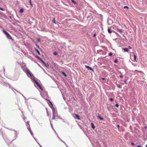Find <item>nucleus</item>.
Listing matches in <instances>:
<instances>
[{"label": "nucleus", "instance_id": "obj_30", "mask_svg": "<svg viewBox=\"0 0 147 147\" xmlns=\"http://www.w3.org/2000/svg\"><path fill=\"white\" fill-rule=\"evenodd\" d=\"M40 41V39L39 38H38L37 39V41L36 42H39Z\"/></svg>", "mask_w": 147, "mask_h": 147}, {"label": "nucleus", "instance_id": "obj_41", "mask_svg": "<svg viewBox=\"0 0 147 147\" xmlns=\"http://www.w3.org/2000/svg\"><path fill=\"white\" fill-rule=\"evenodd\" d=\"M51 127H52V129H53H53H54V128H53V125H52V123H51Z\"/></svg>", "mask_w": 147, "mask_h": 147}, {"label": "nucleus", "instance_id": "obj_29", "mask_svg": "<svg viewBox=\"0 0 147 147\" xmlns=\"http://www.w3.org/2000/svg\"><path fill=\"white\" fill-rule=\"evenodd\" d=\"M55 115H54V114L53 115V117H52V119H55Z\"/></svg>", "mask_w": 147, "mask_h": 147}, {"label": "nucleus", "instance_id": "obj_62", "mask_svg": "<svg viewBox=\"0 0 147 147\" xmlns=\"http://www.w3.org/2000/svg\"><path fill=\"white\" fill-rule=\"evenodd\" d=\"M46 63L45 62H44L43 64H44V65H45V64Z\"/></svg>", "mask_w": 147, "mask_h": 147}, {"label": "nucleus", "instance_id": "obj_31", "mask_svg": "<svg viewBox=\"0 0 147 147\" xmlns=\"http://www.w3.org/2000/svg\"><path fill=\"white\" fill-rule=\"evenodd\" d=\"M113 55V53H112V52H110L109 54V55L110 56H112Z\"/></svg>", "mask_w": 147, "mask_h": 147}, {"label": "nucleus", "instance_id": "obj_12", "mask_svg": "<svg viewBox=\"0 0 147 147\" xmlns=\"http://www.w3.org/2000/svg\"><path fill=\"white\" fill-rule=\"evenodd\" d=\"M63 75L65 77H67V76L66 73L65 72L63 71H61Z\"/></svg>", "mask_w": 147, "mask_h": 147}, {"label": "nucleus", "instance_id": "obj_60", "mask_svg": "<svg viewBox=\"0 0 147 147\" xmlns=\"http://www.w3.org/2000/svg\"><path fill=\"white\" fill-rule=\"evenodd\" d=\"M58 138H59V139L60 140H61V139L59 137V136H58Z\"/></svg>", "mask_w": 147, "mask_h": 147}, {"label": "nucleus", "instance_id": "obj_64", "mask_svg": "<svg viewBox=\"0 0 147 147\" xmlns=\"http://www.w3.org/2000/svg\"><path fill=\"white\" fill-rule=\"evenodd\" d=\"M38 64V66H39V67H41L40 65L39 64Z\"/></svg>", "mask_w": 147, "mask_h": 147}, {"label": "nucleus", "instance_id": "obj_19", "mask_svg": "<svg viewBox=\"0 0 147 147\" xmlns=\"http://www.w3.org/2000/svg\"><path fill=\"white\" fill-rule=\"evenodd\" d=\"M45 27H42L41 28V30L43 31H45Z\"/></svg>", "mask_w": 147, "mask_h": 147}, {"label": "nucleus", "instance_id": "obj_44", "mask_svg": "<svg viewBox=\"0 0 147 147\" xmlns=\"http://www.w3.org/2000/svg\"><path fill=\"white\" fill-rule=\"evenodd\" d=\"M42 62V63H43L45 62L43 60H42V59L40 60Z\"/></svg>", "mask_w": 147, "mask_h": 147}, {"label": "nucleus", "instance_id": "obj_43", "mask_svg": "<svg viewBox=\"0 0 147 147\" xmlns=\"http://www.w3.org/2000/svg\"><path fill=\"white\" fill-rule=\"evenodd\" d=\"M16 46L18 48H20V47L18 45H16Z\"/></svg>", "mask_w": 147, "mask_h": 147}, {"label": "nucleus", "instance_id": "obj_54", "mask_svg": "<svg viewBox=\"0 0 147 147\" xmlns=\"http://www.w3.org/2000/svg\"><path fill=\"white\" fill-rule=\"evenodd\" d=\"M53 130H54V132H55V133L56 134V133H57V132H56V131H55V130L54 129H53Z\"/></svg>", "mask_w": 147, "mask_h": 147}, {"label": "nucleus", "instance_id": "obj_52", "mask_svg": "<svg viewBox=\"0 0 147 147\" xmlns=\"http://www.w3.org/2000/svg\"><path fill=\"white\" fill-rule=\"evenodd\" d=\"M36 47H37L38 48H39V46H38V45H36Z\"/></svg>", "mask_w": 147, "mask_h": 147}, {"label": "nucleus", "instance_id": "obj_48", "mask_svg": "<svg viewBox=\"0 0 147 147\" xmlns=\"http://www.w3.org/2000/svg\"><path fill=\"white\" fill-rule=\"evenodd\" d=\"M0 9L1 10L3 11V9L2 8L0 7Z\"/></svg>", "mask_w": 147, "mask_h": 147}, {"label": "nucleus", "instance_id": "obj_46", "mask_svg": "<svg viewBox=\"0 0 147 147\" xmlns=\"http://www.w3.org/2000/svg\"><path fill=\"white\" fill-rule=\"evenodd\" d=\"M131 144L132 145H134V144L133 142H132L131 143Z\"/></svg>", "mask_w": 147, "mask_h": 147}, {"label": "nucleus", "instance_id": "obj_15", "mask_svg": "<svg viewBox=\"0 0 147 147\" xmlns=\"http://www.w3.org/2000/svg\"><path fill=\"white\" fill-rule=\"evenodd\" d=\"M91 125L93 129H94L95 128V126L94 123H91Z\"/></svg>", "mask_w": 147, "mask_h": 147}, {"label": "nucleus", "instance_id": "obj_25", "mask_svg": "<svg viewBox=\"0 0 147 147\" xmlns=\"http://www.w3.org/2000/svg\"><path fill=\"white\" fill-rule=\"evenodd\" d=\"M18 77H17L15 78H13V80H17L18 79Z\"/></svg>", "mask_w": 147, "mask_h": 147}, {"label": "nucleus", "instance_id": "obj_28", "mask_svg": "<svg viewBox=\"0 0 147 147\" xmlns=\"http://www.w3.org/2000/svg\"><path fill=\"white\" fill-rule=\"evenodd\" d=\"M56 110L53 111V115H55V113H56Z\"/></svg>", "mask_w": 147, "mask_h": 147}, {"label": "nucleus", "instance_id": "obj_18", "mask_svg": "<svg viewBox=\"0 0 147 147\" xmlns=\"http://www.w3.org/2000/svg\"><path fill=\"white\" fill-rule=\"evenodd\" d=\"M35 51L36 52V53H37L39 55H40V53L39 51L36 49L35 48Z\"/></svg>", "mask_w": 147, "mask_h": 147}, {"label": "nucleus", "instance_id": "obj_38", "mask_svg": "<svg viewBox=\"0 0 147 147\" xmlns=\"http://www.w3.org/2000/svg\"><path fill=\"white\" fill-rule=\"evenodd\" d=\"M123 8L124 9L127 8V9H129V7L127 6H124L123 7Z\"/></svg>", "mask_w": 147, "mask_h": 147}, {"label": "nucleus", "instance_id": "obj_8", "mask_svg": "<svg viewBox=\"0 0 147 147\" xmlns=\"http://www.w3.org/2000/svg\"><path fill=\"white\" fill-rule=\"evenodd\" d=\"M85 66L86 68L90 70H92L93 72H94V71L93 69H92V67H90L89 66L87 65H85Z\"/></svg>", "mask_w": 147, "mask_h": 147}, {"label": "nucleus", "instance_id": "obj_27", "mask_svg": "<svg viewBox=\"0 0 147 147\" xmlns=\"http://www.w3.org/2000/svg\"><path fill=\"white\" fill-rule=\"evenodd\" d=\"M51 108L52 111H54V110H56L55 109L53 106L52 107H51Z\"/></svg>", "mask_w": 147, "mask_h": 147}, {"label": "nucleus", "instance_id": "obj_16", "mask_svg": "<svg viewBox=\"0 0 147 147\" xmlns=\"http://www.w3.org/2000/svg\"><path fill=\"white\" fill-rule=\"evenodd\" d=\"M76 116V118L78 119L79 120H80V118L79 117L78 115L77 114H75Z\"/></svg>", "mask_w": 147, "mask_h": 147}, {"label": "nucleus", "instance_id": "obj_9", "mask_svg": "<svg viewBox=\"0 0 147 147\" xmlns=\"http://www.w3.org/2000/svg\"><path fill=\"white\" fill-rule=\"evenodd\" d=\"M112 28V27H110V28H108V32L110 33V34H111V33L112 31V30H111V28ZM113 32H115V33H117V32H116L115 31H114V30H113Z\"/></svg>", "mask_w": 147, "mask_h": 147}, {"label": "nucleus", "instance_id": "obj_23", "mask_svg": "<svg viewBox=\"0 0 147 147\" xmlns=\"http://www.w3.org/2000/svg\"><path fill=\"white\" fill-rule=\"evenodd\" d=\"M36 58L39 59L40 60L42 59L39 56H36Z\"/></svg>", "mask_w": 147, "mask_h": 147}, {"label": "nucleus", "instance_id": "obj_1", "mask_svg": "<svg viewBox=\"0 0 147 147\" xmlns=\"http://www.w3.org/2000/svg\"><path fill=\"white\" fill-rule=\"evenodd\" d=\"M3 33L5 35L7 38L8 39H11L12 41L13 40V39L12 38L11 36L7 32L3 30Z\"/></svg>", "mask_w": 147, "mask_h": 147}, {"label": "nucleus", "instance_id": "obj_61", "mask_svg": "<svg viewBox=\"0 0 147 147\" xmlns=\"http://www.w3.org/2000/svg\"><path fill=\"white\" fill-rule=\"evenodd\" d=\"M56 135L57 136V137H58V136H59L58 135V134L57 133H56Z\"/></svg>", "mask_w": 147, "mask_h": 147}, {"label": "nucleus", "instance_id": "obj_26", "mask_svg": "<svg viewBox=\"0 0 147 147\" xmlns=\"http://www.w3.org/2000/svg\"><path fill=\"white\" fill-rule=\"evenodd\" d=\"M134 60L136 61V56L135 55H134Z\"/></svg>", "mask_w": 147, "mask_h": 147}, {"label": "nucleus", "instance_id": "obj_56", "mask_svg": "<svg viewBox=\"0 0 147 147\" xmlns=\"http://www.w3.org/2000/svg\"><path fill=\"white\" fill-rule=\"evenodd\" d=\"M9 18H10V19H11V18H12V17H11V16H9Z\"/></svg>", "mask_w": 147, "mask_h": 147}, {"label": "nucleus", "instance_id": "obj_47", "mask_svg": "<svg viewBox=\"0 0 147 147\" xmlns=\"http://www.w3.org/2000/svg\"><path fill=\"white\" fill-rule=\"evenodd\" d=\"M128 48L129 49H131V46H128Z\"/></svg>", "mask_w": 147, "mask_h": 147}, {"label": "nucleus", "instance_id": "obj_45", "mask_svg": "<svg viewBox=\"0 0 147 147\" xmlns=\"http://www.w3.org/2000/svg\"><path fill=\"white\" fill-rule=\"evenodd\" d=\"M113 98H111L110 99V100L111 101H112L113 100Z\"/></svg>", "mask_w": 147, "mask_h": 147}, {"label": "nucleus", "instance_id": "obj_37", "mask_svg": "<svg viewBox=\"0 0 147 147\" xmlns=\"http://www.w3.org/2000/svg\"><path fill=\"white\" fill-rule=\"evenodd\" d=\"M32 136V137H33V138H34V139L36 141V142H37V143H38L37 142V140L36 139V138L34 137V136H33H33Z\"/></svg>", "mask_w": 147, "mask_h": 147}, {"label": "nucleus", "instance_id": "obj_11", "mask_svg": "<svg viewBox=\"0 0 147 147\" xmlns=\"http://www.w3.org/2000/svg\"><path fill=\"white\" fill-rule=\"evenodd\" d=\"M98 117L101 120H103L104 119L100 115L98 114Z\"/></svg>", "mask_w": 147, "mask_h": 147}, {"label": "nucleus", "instance_id": "obj_49", "mask_svg": "<svg viewBox=\"0 0 147 147\" xmlns=\"http://www.w3.org/2000/svg\"><path fill=\"white\" fill-rule=\"evenodd\" d=\"M119 76L121 78H122L123 77V76L122 75H120Z\"/></svg>", "mask_w": 147, "mask_h": 147}, {"label": "nucleus", "instance_id": "obj_32", "mask_svg": "<svg viewBox=\"0 0 147 147\" xmlns=\"http://www.w3.org/2000/svg\"><path fill=\"white\" fill-rule=\"evenodd\" d=\"M114 62L115 63H117L118 62V60L117 59H115L114 60Z\"/></svg>", "mask_w": 147, "mask_h": 147}, {"label": "nucleus", "instance_id": "obj_58", "mask_svg": "<svg viewBox=\"0 0 147 147\" xmlns=\"http://www.w3.org/2000/svg\"><path fill=\"white\" fill-rule=\"evenodd\" d=\"M137 147H141V146L139 145L137 146Z\"/></svg>", "mask_w": 147, "mask_h": 147}, {"label": "nucleus", "instance_id": "obj_50", "mask_svg": "<svg viewBox=\"0 0 147 147\" xmlns=\"http://www.w3.org/2000/svg\"><path fill=\"white\" fill-rule=\"evenodd\" d=\"M124 82H125V83L126 84H127V80H125L124 81Z\"/></svg>", "mask_w": 147, "mask_h": 147}, {"label": "nucleus", "instance_id": "obj_51", "mask_svg": "<svg viewBox=\"0 0 147 147\" xmlns=\"http://www.w3.org/2000/svg\"><path fill=\"white\" fill-rule=\"evenodd\" d=\"M102 80H105V79H106L105 78H102Z\"/></svg>", "mask_w": 147, "mask_h": 147}, {"label": "nucleus", "instance_id": "obj_35", "mask_svg": "<svg viewBox=\"0 0 147 147\" xmlns=\"http://www.w3.org/2000/svg\"><path fill=\"white\" fill-rule=\"evenodd\" d=\"M46 99L48 101H49V102H50V103L51 104V105H52V106H53V104H52V102H51V101H50L49 100H47V99Z\"/></svg>", "mask_w": 147, "mask_h": 147}, {"label": "nucleus", "instance_id": "obj_10", "mask_svg": "<svg viewBox=\"0 0 147 147\" xmlns=\"http://www.w3.org/2000/svg\"><path fill=\"white\" fill-rule=\"evenodd\" d=\"M122 49L125 52H128L129 51V50L128 49L126 48H123Z\"/></svg>", "mask_w": 147, "mask_h": 147}, {"label": "nucleus", "instance_id": "obj_63", "mask_svg": "<svg viewBox=\"0 0 147 147\" xmlns=\"http://www.w3.org/2000/svg\"><path fill=\"white\" fill-rule=\"evenodd\" d=\"M13 90H14L15 91H17V92H18V91L17 90H16L15 89H13Z\"/></svg>", "mask_w": 147, "mask_h": 147}, {"label": "nucleus", "instance_id": "obj_42", "mask_svg": "<svg viewBox=\"0 0 147 147\" xmlns=\"http://www.w3.org/2000/svg\"><path fill=\"white\" fill-rule=\"evenodd\" d=\"M5 128H6L7 129H9L8 128H6V127H5ZM9 129V130H12V131H13V130H14V129Z\"/></svg>", "mask_w": 147, "mask_h": 147}, {"label": "nucleus", "instance_id": "obj_7", "mask_svg": "<svg viewBox=\"0 0 147 147\" xmlns=\"http://www.w3.org/2000/svg\"><path fill=\"white\" fill-rule=\"evenodd\" d=\"M34 81L35 82L36 84L38 86V87H39V88L40 89L42 90H43V89L42 87L39 84V83L37 81H36L34 79Z\"/></svg>", "mask_w": 147, "mask_h": 147}, {"label": "nucleus", "instance_id": "obj_59", "mask_svg": "<svg viewBox=\"0 0 147 147\" xmlns=\"http://www.w3.org/2000/svg\"><path fill=\"white\" fill-rule=\"evenodd\" d=\"M38 143V144L40 146V147H42Z\"/></svg>", "mask_w": 147, "mask_h": 147}, {"label": "nucleus", "instance_id": "obj_39", "mask_svg": "<svg viewBox=\"0 0 147 147\" xmlns=\"http://www.w3.org/2000/svg\"><path fill=\"white\" fill-rule=\"evenodd\" d=\"M115 106H116L117 107H118V108L119 107V105L118 104H115Z\"/></svg>", "mask_w": 147, "mask_h": 147}, {"label": "nucleus", "instance_id": "obj_3", "mask_svg": "<svg viewBox=\"0 0 147 147\" xmlns=\"http://www.w3.org/2000/svg\"><path fill=\"white\" fill-rule=\"evenodd\" d=\"M40 94L41 96L44 98L48 97V94L47 92H40Z\"/></svg>", "mask_w": 147, "mask_h": 147}, {"label": "nucleus", "instance_id": "obj_14", "mask_svg": "<svg viewBox=\"0 0 147 147\" xmlns=\"http://www.w3.org/2000/svg\"><path fill=\"white\" fill-rule=\"evenodd\" d=\"M144 91L146 92L147 91V85H144Z\"/></svg>", "mask_w": 147, "mask_h": 147}, {"label": "nucleus", "instance_id": "obj_17", "mask_svg": "<svg viewBox=\"0 0 147 147\" xmlns=\"http://www.w3.org/2000/svg\"><path fill=\"white\" fill-rule=\"evenodd\" d=\"M98 34V32H95L93 35L94 37H95L96 35H97Z\"/></svg>", "mask_w": 147, "mask_h": 147}, {"label": "nucleus", "instance_id": "obj_33", "mask_svg": "<svg viewBox=\"0 0 147 147\" xmlns=\"http://www.w3.org/2000/svg\"><path fill=\"white\" fill-rule=\"evenodd\" d=\"M62 93V96L63 97V98H64V93H65V94H66V92H61Z\"/></svg>", "mask_w": 147, "mask_h": 147}, {"label": "nucleus", "instance_id": "obj_5", "mask_svg": "<svg viewBox=\"0 0 147 147\" xmlns=\"http://www.w3.org/2000/svg\"><path fill=\"white\" fill-rule=\"evenodd\" d=\"M93 16L91 13H90L89 15L87 17V19L90 22L93 19Z\"/></svg>", "mask_w": 147, "mask_h": 147}, {"label": "nucleus", "instance_id": "obj_21", "mask_svg": "<svg viewBox=\"0 0 147 147\" xmlns=\"http://www.w3.org/2000/svg\"><path fill=\"white\" fill-rule=\"evenodd\" d=\"M72 2L74 3V4H77V3L74 0H71Z\"/></svg>", "mask_w": 147, "mask_h": 147}, {"label": "nucleus", "instance_id": "obj_24", "mask_svg": "<svg viewBox=\"0 0 147 147\" xmlns=\"http://www.w3.org/2000/svg\"><path fill=\"white\" fill-rule=\"evenodd\" d=\"M53 22L55 24H56V22H55V17H53Z\"/></svg>", "mask_w": 147, "mask_h": 147}, {"label": "nucleus", "instance_id": "obj_6", "mask_svg": "<svg viewBox=\"0 0 147 147\" xmlns=\"http://www.w3.org/2000/svg\"><path fill=\"white\" fill-rule=\"evenodd\" d=\"M13 131L15 132L14 133L15 135V137H14V139L13 140H12L11 141V142H12V141L15 140L16 139V138L18 137V133L17 132V131H16L15 130H13Z\"/></svg>", "mask_w": 147, "mask_h": 147}, {"label": "nucleus", "instance_id": "obj_34", "mask_svg": "<svg viewBox=\"0 0 147 147\" xmlns=\"http://www.w3.org/2000/svg\"><path fill=\"white\" fill-rule=\"evenodd\" d=\"M47 67H49V65L48 63H46L45 65Z\"/></svg>", "mask_w": 147, "mask_h": 147}, {"label": "nucleus", "instance_id": "obj_55", "mask_svg": "<svg viewBox=\"0 0 147 147\" xmlns=\"http://www.w3.org/2000/svg\"><path fill=\"white\" fill-rule=\"evenodd\" d=\"M117 126L118 127H119H119H120V126H119V125H117Z\"/></svg>", "mask_w": 147, "mask_h": 147}, {"label": "nucleus", "instance_id": "obj_40", "mask_svg": "<svg viewBox=\"0 0 147 147\" xmlns=\"http://www.w3.org/2000/svg\"><path fill=\"white\" fill-rule=\"evenodd\" d=\"M61 141H62V142H63L65 145H66V146H67V145L66 144V143H65V142H64L61 139V140H60Z\"/></svg>", "mask_w": 147, "mask_h": 147}, {"label": "nucleus", "instance_id": "obj_4", "mask_svg": "<svg viewBox=\"0 0 147 147\" xmlns=\"http://www.w3.org/2000/svg\"><path fill=\"white\" fill-rule=\"evenodd\" d=\"M25 72L28 74L30 77H34L33 74L30 72L28 68H27L26 69Z\"/></svg>", "mask_w": 147, "mask_h": 147}, {"label": "nucleus", "instance_id": "obj_57", "mask_svg": "<svg viewBox=\"0 0 147 147\" xmlns=\"http://www.w3.org/2000/svg\"><path fill=\"white\" fill-rule=\"evenodd\" d=\"M66 96L67 97H68L69 96V95H68V94H66Z\"/></svg>", "mask_w": 147, "mask_h": 147}, {"label": "nucleus", "instance_id": "obj_22", "mask_svg": "<svg viewBox=\"0 0 147 147\" xmlns=\"http://www.w3.org/2000/svg\"><path fill=\"white\" fill-rule=\"evenodd\" d=\"M29 3H30V5L32 7L33 6V4H32V2H31V0H29Z\"/></svg>", "mask_w": 147, "mask_h": 147}, {"label": "nucleus", "instance_id": "obj_13", "mask_svg": "<svg viewBox=\"0 0 147 147\" xmlns=\"http://www.w3.org/2000/svg\"><path fill=\"white\" fill-rule=\"evenodd\" d=\"M118 31L120 33L122 34L123 33V31L122 29H118Z\"/></svg>", "mask_w": 147, "mask_h": 147}, {"label": "nucleus", "instance_id": "obj_36", "mask_svg": "<svg viewBox=\"0 0 147 147\" xmlns=\"http://www.w3.org/2000/svg\"><path fill=\"white\" fill-rule=\"evenodd\" d=\"M53 54L55 55H56L58 54V53L57 52H55L53 53Z\"/></svg>", "mask_w": 147, "mask_h": 147}, {"label": "nucleus", "instance_id": "obj_53", "mask_svg": "<svg viewBox=\"0 0 147 147\" xmlns=\"http://www.w3.org/2000/svg\"><path fill=\"white\" fill-rule=\"evenodd\" d=\"M118 87L119 88H121V85H119L118 86Z\"/></svg>", "mask_w": 147, "mask_h": 147}, {"label": "nucleus", "instance_id": "obj_20", "mask_svg": "<svg viewBox=\"0 0 147 147\" xmlns=\"http://www.w3.org/2000/svg\"><path fill=\"white\" fill-rule=\"evenodd\" d=\"M24 11V9H20L19 12L21 13H22Z\"/></svg>", "mask_w": 147, "mask_h": 147}, {"label": "nucleus", "instance_id": "obj_2", "mask_svg": "<svg viewBox=\"0 0 147 147\" xmlns=\"http://www.w3.org/2000/svg\"><path fill=\"white\" fill-rule=\"evenodd\" d=\"M26 125L27 126V129H28V130L29 131V132H30V134H31L32 136H33V133L31 130V128L30 127V125L29 123V122L27 121L26 122Z\"/></svg>", "mask_w": 147, "mask_h": 147}]
</instances>
